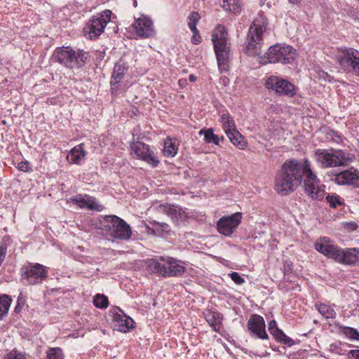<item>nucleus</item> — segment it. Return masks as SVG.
Returning <instances> with one entry per match:
<instances>
[{"mask_svg":"<svg viewBox=\"0 0 359 359\" xmlns=\"http://www.w3.org/2000/svg\"><path fill=\"white\" fill-rule=\"evenodd\" d=\"M303 180L304 191L309 197L318 201L323 198L324 186L320 184V180L311 170L308 159L299 161L293 160V187L299 186Z\"/></svg>","mask_w":359,"mask_h":359,"instance_id":"1","label":"nucleus"},{"mask_svg":"<svg viewBox=\"0 0 359 359\" xmlns=\"http://www.w3.org/2000/svg\"><path fill=\"white\" fill-rule=\"evenodd\" d=\"M54 62L69 69L83 67L90 58V53L82 49L74 50L70 46L57 48L52 55Z\"/></svg>","mask_w":359,"mask_h":359,"instance_id":"2","label":"nucleus"},{"mask_svg":"<svg viewBox=\"0 0 359 359\" xmlns=\"http://www.w3.org/2000/svg\"><path fill=\"white\" fill-rule=\"evenodd\" d=\"M100 229L113 242L127 241L132 236L130 225L116 215H105L100 222Z\"/></svg>","mask_w":359,"mask_h":359,"instance_id":"3","label":"nucleus"},{"mask_svg":"<svg viewBox=\"0 0 359 359\" xmlns=\"http://www.w3.org/2000/svg\"><path fill=\"white\" fill-rule=\"evenodd\" d=\"M314 159L323 168H329L347 165L353 160V155L341 149H323L316 150Z\"/></svg>","mask_w":359,"mask_h":359,"instance_id":"4","label":"nucleus"},{"mask_svg":"<svg viewBox=\"0 0 359 359\" xmlns=\"http://www.w3.org/2000/svg\"><path fill=\"white\" fill-rule=\"evenodd\" d=\"M112 12L104 10L92 16L83 28L84 36L90 40L97 39L103 32L107 25L111 21Z\"/></svg>","mask_w":359,"mask_h":359,"instance_id":"5","label":"nucleus"},{"mask_svg":"<svg viewBox=\"0 0 359 359\" xmlns=\"http://www.w3.org/2000/svg\"><path fill=\"white\" fill-rule=\"evenodd\" d=\"M291 53L292 46L276 43L271 46L264 56L260 57V62L262 65L278 62L288 64L290 62Z\"/></svg>","mask_w":359,"mask_h":359,"instance_id":"6","label":"nucleus"},{"mask_svg":"<svg viewBox=\"0 0 359 359\" xmlns=\"http://www.w3.org/2000/svg\"><path fill=\"white\" fill-rule=\"evenodd\" d=\"M337 62L344 72L359 76V52L353 48L340 51L337 55Z\"/></svg>","mask_w":359,"mask_h":359,"instance_id":"7","label":"nucleus"},{"mask_svg":"<svg viewBox=\"0 0 359 359\" xmlns=\"http://www.w3.org/2000/svg\"><path fill=\"white\" fill-rule=\"evenodd\" d=\"M292 160H287L282 165L278 174L274 189L281 196H286L292 189Z\"/></svg>","mask_w":359,"mask_h":359,"instance_id":"8","label":"nucleus"},{"mask_svg":"<svg viewBox=\"0 0 359 359\" xmlns=\"http://www.w3.org/2000/svg\"><path fill=\"white\" fill-rule=\"evenodd\" d=\"M264 27L254 22L250 27L246 39V53L248 55H259L261 51Z\"/></svg>","mask_w":359,"mask_h":359,"instance_id":"9","label":"nucleus"},{"mask_svg":"<svg viewBox=\"0 0 359 359\" xmlns=\"http://www.w3.org/2000/svg\"><path fill=\"white\" fill-rule=\"evenodd\" d=\"M46 267L40 264H29L22 269V278L29 284L35 285L41 283L47 277Z\"/></svg>","mask_w":359,"mask_h":359,"instance_id":"10","label":"nucleus"},{"mask_svg":"<svg viewBox=\"0 0 359 359\" xmlns=\"http://www.w3.org/2000/svg\"><path fill=\"white\" fill-rule=\"evenodd\" d=\"M131 149L135 154L137 158L142 159L155 168L159 164L158 157L154 154V151L150 149L148 144L142 142H133L130 144Z\"/></svg>","mask_w":359,"mask_h":359,"instance_id":"11","label":"nucleus"},{"mask_svg":"<svg viewBox=\"0 0 359 359\" xmlns=\"http://www.w3.org/2000/svg\"><path fill=\"white\" fill-rule=\"evenodd\" d=\"M241 222V213L236 212L230 216H223L217 224L218 231L226 236H230Z\"/></svg>","mask_w":359,"mask_h":359,"instance_id":"12","label":"nucleus"},{"mask_svg":"<svg viewBox=\"0 0 359 359\" xmlns=\"http://www.w3.org/2000/svg\"><path fill=\"white\" fill-rule=\"evenodd\" d=\"M292 83L276 76H270L265 82V87L278 95H287L291 92Z\"/></svg>","mask_w":359,"mask_h":359,"instance_id":"13","label":"nucleus"},{"mask_svg":"<svg viewBox=\"0 0 359 359\" xmlns=\"http://www.w3.org/2000/svg\"><path fill=\"white\" fill-rule=\"evenodd\" d=\"M112 324L114 330L121 332H128L134 327L135 322L123 311L117 307L113 316Z\"/></svg>","mask_w":359,"mask_h":359,"instance_id":"14","label":"nucleus"},{"mask_svg":"<svg viewBox=\"0 0 359 359\" xmlns=\"http://www.w3.org/2000/svg\"><path fill=\"white\" fill-rule=\"evenodd\" d=\"M129 66L123 59L118 60L114 67L113 73L110 81L111 93H116L119 88V83L124 79L128 71Z\"/></svg>","mask_w":359,"mask_h":359,"instance_id":"15","label":"nucleus"},{"mask_svg":"<svg viewBox=\"0 0 359 359\" xmlns=\"http://www.w3.org/2000/svg\"><path fill=\"white\" fill-rule=\"evenodd\" d=\"M265 327L263 317L257 314L252 315L248 322V329L250 334L262 339H268Z\"/></svg>","mask_w":359,"mask_h":359,"instance_id":"16","label":"nucleus"},{"mask_svg":"<svg viewBox=\"0 0 359 359\" xmlns=\"http://www.w3.org/2000/svg\"><path fill=\"white\" fill-rule=\"evenodd\" d=\"M136 34L141 38H149L154 34L152 20L147 17L137 18L133 24Z\"/></svg>","mask_w":359,"mask_h":359,"instance_id":"17","label":"nucleus"},{"mask_svg":"<svg viewBox=\"0 0 359 359\" xmlns=\"http://www.w3.org/2000/svg\"><path fill=\"white\" fill-rule=\"evenodd\" d=\"M315 249L333 259H335L337 252H339V247L334 245V242L327 237L318 239L315 243Z\"/></svg>","mask_w":359,"mask_h":359,"instance_id":"18","label":"nucleus"},{"mask_svg":"<svg viewBox=\"0 0 359 359\" xmlns=\"http://www.w3.org/2000/svg\"><path fill=\"white\" fill-rule=\"evenodd\" d=\"M334 260L346 265H355L359 262V248L342 250L339 248V252H337Z\"/></svg>","mask_w":359,"mask_h":359,"instance_id":"19","label":"nucleus"},{"mask_svg":"<svg viewBox=\"0 0 359 359\" xmlns=\"http://www.w3.org/2000/svg\"><path fill=\"white\" fill-rule=\"evenodd\" d=\"M334 181L338 184H352L359 186V170L351 168L335 175Z\"/></svg>","mask_w":359,"mask_h":359,"instance_id":"20","label":"nucleus"},{"mask_svg":"<svg viewBox=\"0 0 359 359\" xmlns=\"http://www.w3.org/2000/svg\"><path fill=\"white\" fill-rule=\"evenodd\" d=\"M227 33L223 26H218L212 34L215 50L230 48L227 44Z\"/></svg>","mask_w":359,"mask_h":359,"instance_id":"21","label":"nucleus"},{"mask_svg":"<svg viewBox=\"0 0 359 359\" xmlns=\"http://www.w3.org/2000/svg\"><path fill=\"white\" fill-rule=\"evenodd\" d=\"M161 259L167 264L168 277L181 276L185 272V268L180 264V261L172 257H161Z\"/></svg>","mask_w":359,"mask_h":359,"instance_id":"22","label":"nucleus"},{"mask_svg":"<svg viewBox=\"0 0 359 359\" xmlns=\"http://www.w3.org/2000/svg\"><path fill=\"white\" fill-rule=\"evenodd\" d=\"M146 228L149 233L158 236L168 234L170 231V227L167 223L158 222L156 220H149Z\"/></svg>","mask_w":359,"mask_h":359,"instance_id":"23","label":"nucleus"},{"mask_svg":"<svg viewBox=\"0 0 359 359\" xmlns=\"http://www.w3.org/2000/svg\"><path fill=\"white\" fill-rule=\"evenodd\" d=\"M203 315L205 319L212 330L215 332H219L223 320V315L218 311H211L210 309L204 311Z\"/></svg>","mask_w":359,"mask_h":359,"instance_id":"24","label":"nucleus"},{"mask_svg":"<svg viewBox=\"0 0 359 359\" xmlns=\"http://www.w3.org/2000/svg\"><path fill=\"white\" fill-rule=\"evenodd\" d=\"M268 329L270 334H272L277 341L287 344L289 347L292 346V339L287 337L285 334L278 327L276 320H273L269 322Z\"/></svg>","mask_w":359,"mask_h":359,"instance_id":"25","label":"nucleus"},{"mask_svg":"<svg viewBox=\"0 0 359 359\" xmlns=\"http://www.w3.org/2000/svg\"><path fill=\"white\" fill-rule=\"evenodd\" d=\"M161 211L175 221L183 220L186 218L185 212L179 207L166 204L161 206Z\"/></svg>","mask_w":359,"mask_h":359,"instance_id":"26","label":"nucleus"},{"mask_svg":"<svg viewBox=\"0 0 359 359\" xmlns=\"http://www.w3.org/2000/svg\"><path fill=\"white\" fill-rule=\"evenodd\" d=\"M217 65L221 72H226L229 69V57L230 48L215 50Z\"/></svg>","mask_w":359,"mask_h":359,"instance_id":"27","label":"nucleus"},{"mask_svg":"<svg viewBox=\"0 0 359 359\" xmlns=\"http://www.w3.org/2000/svg\"><path fill=\"white\" fill-rule=\"evenodd\" d=\"M85 156L86 152L83 150L82 145L79 144L72 149L71 151L67 155V160L70 163L80 164Z\"/></svg>","mask_w":359,"mask_h":359,"instance_id":"28","label":"nucleus"},{"mask_svg":"<svg viewBox=\"0 0 359 359\" xmlns=\"http://www.w3.org/2000/svg\"><path fill=\"white\" fill-rule=\"evenodd\" d=\"M230 142L240 149H243L246 145L243 135L236 128L226 133Z\"/></svg>","mask_w":359,"mask_h":359,"instance_id":"29","label":"nucleus"},{"mask_svg":"<svg viewBox=\"0 0 359 359\" xmlns=\"http://www.w3.org/2000/svg\"><path fill=\"white\" fill-rule=\"evenodd\" d=\"M222 7L226 11L236 15L240 13L241 10L239 0H223Z\"/></svg>","mask_w":359,"mask_h":359,"instance_id":"30","label":"nucleus"},{"mask_svg":"<svg viewBox=\"0 0 359 359\" xmlns=\"http://www.w3.org/2000/svg\"><path fill=\"white\" fill-rule=\"evenodd\" d=\"M220 121L225 133L236 128L235 121L228 111L224 112L221 115Z\"/></svg>","mask_w":359,"mask_h":359,"instance_id":"31","label":"nucleus"},{"mask_svg":"<svg viewBox=\"0 0 359 359\" xmlns=\"http://www.w3.org/2000/svg\"><path fill=\"white\" fill-rule=\"evenodd\" d=\"M11 303V299L8 295H0V320L3 319L8 314Z\"/></svg>","mask_w":359,"mask_h":359,"instance_id":"32","label":"nucleus"},{"mask_svg":"<svg viewBox=\"0 0 359 359\" xmlns=\"http://www.w3.org/2000/svg\"><path fill=\"white\" fill-rule=\"evenodd\" d=\"M178 148L170 137L164 142L163 154L167 157H173L177 154Z\"/></svg>","mask_w":359,"mask_h":359,"instance_id":"33","label":"nucleus"},{"mask_svg":"<svg viewBox=\"0 0 359 359\" xmlns=\"http://www.w3.org/2000/svg\"><path fill=\"white\" fill-rule=\"evenodd\" d=\"M316 307L320 313L325 318L333 319L336 316V312L334 310L325 304H316Z\"/></svg>","mask_w":359,"mask_h":359,"instance_id":"34","label":"nucleus"},{"mask_svg":"<svg viewBox=\"0 0 359 359\" xmlns=\"http://www.w3.org/2000/svg\"><path fill=\"white\" fill-rule=\"evenodd\" d=\"M199 134L204 135V140L205 142L213 143L215 145H219V138L217 135L214 134L212 128H209L207 130L202 129L199 131Z\"/></svg>","mask_w":359,"mask_h":359,"instance_id":"35","label":"nucleus"},{"mask_svg":"<svg viewBox=\"0 0 359 359\" xmlns=\"http://www.w3.org/2000/svg\"><path fill=\"white\" fill-rule=\"evenodd\" d=\"M85 208L92 210L102 211L104 208V206L99 203L95 197L87 195Z\"/></svg>","mask_w":359,"mask_h":359,"instance_id":"36","label":"nucleus"},{"mask_svg":"<svg viewBox=\"0 0 359 359\" xmlns=\"http://www.w3.org/2000/svg\"><path fill=\"white\" fill-rule=\"evenodd\" d=\"M325 139L328 142H334L337 144H339L342 142V138L340 134L338 132L334 131L332 129L327 128L325 130Z\"/></svg>","mask_w":359,"mask_h":359,"instance_id":"37","label":"nucleus"},{"mask_svg":"<svg viewBox=\"0 0 359 359\" xmlns=\"http://www.w3.org/2000/svg\"><path fill=\"white\" fill-rule=\"evenodd\" d=\"M340 329L341 332H342L349 339L359 341V332L357 330L351 327L345 326H340Z\"/></svg>","mask_w":359,"mask_h":359,"instance_id":"38","label":"nucleus"},{"mask_svg":"<svg viewBox=\"0 0 359 359\" xmlns=\"http://www.w3.org/2000/svg\"><path fill=\"white\" fill-rule=\"evenodd\" d=\"M46 359H64L62 348L60 347L48 348L46 351Z\"/></svg>","mask_w":359,"mask_h":359,"instance_id":"39","label":"nucleus"},{"mask_svg":"<svg viewBox=\"0 0 359 359\" xmlns=\"http://www.w3.org/2000/svg\"><path fill=\"white\" fill-rule=\"evenodd\" d=\"M93 304L97 308L104 309L108 306L109 302L104 294H97L94 297Z\"/></svg>","mask_w":359,"mask_h":359,"instance_id":"40","label":"nucleus"},{"mask_svg":"<svg viewBox=\"0 0 359 359\" xmlns=\"http://www.w3.org/2000/svg\"><path fill=\"white\" fill-rule=\"evenodd\" d=\"M161 257H161L158 259V264H157V271L156 272V274H157L158 276H160L168 277L167 276V273H168L167 264L165 262H163L161 259Z\"/></svg>","mask_w":359,"mask_h":359,"instance_id":"41","label":"nucleus"},{"mask_svg":"<svg viewBox=\"0 0 359 359\" xmlns=\"http://www.w3.org/2000/svg\"><path fill=\"white\" fill-rule=\"evenodd\" d=\"M326 200L330 203V207L333 208H337L338 205H341L343 203L340 200V197L337 194L327 195Z\"/></svg>","mask_w":359,"mask_h":359,"instance_id":"42","label":"nucleus"},{"mask_svg":"<svg viewBox=\"0 0 359 359\" xmlns=\"http://www.w3.org/2000/svg\"><path fill=\"white\" fill-rule=\"evenodd\" d=\"M87 195L77 194L70 198V201L74 204L78 205L81 208H85L86 199Z\"/></svg>","mask_w":359,"mask_h":359,"instance_id":"43","label":"nucleus"},{"mask_svg":"<svg viewBox=\"0 0 359 359\" xmlns=\"http://www.w3.org/2000/svg\"><path fill=\"white\" fill-rule=\"evenodd\" d=\"M8 243L7 240L4 239L0 243V266L4 262L7 254Z\"/></svg>","mask_w":359,"mask_h":359,"instance_id":"44","label":"nucleus"},{"mask_svg":"<svg viewBox=\"0 0 359 359\" xmlns=\"http://www.w3.org/2000/svg\"><path fill=\"white\" fill-rule=\"evenodd\" d=\"M345 346H349V345L342 344L341 342H338V343L332 344L330 346L331 349L333 351H334L336 353L339 354V355L345 354V352L346 351V350L343 348V347H345Z\"/></svg>","mask_w":359,"mask_h":359,"instance_id":"45","label":"nucleus"},{"mask_svg":"<svg viewBox=\"0 0 359 359\" xmlns=\"http://www.w3.org/2000/svg\"><path fill=\"white\" fill-rule=\"evenodd\" d=\"M158 259H149L147 261V269L149 272L156 274Z\"/></svg>","mask_w":359,"mask_h":359,"instance_id":"46","label":"nucleus"},{"mask_svg":"<svg viewBox=\"0 0 359 359\" xmlns=\"http://www.w3.org/2000/svg\"><path fill=\"white\" fill-rule=\"evenodd\" d=\"M229 276L236 285H241L245 283V278L242 277L238 272L232 271L231 273H229Z\"/></svg>","mask_w":359,"mask_h":359,"instance_id":"47","label":"nucleus"},{"mask_svg":"<svg viewBox=\"0 0 359 359\" xmlns=\"http://www.w3.org/2000/svg\"><path fill=\"white\" fill-rule=\"evenodd\" d=\"M201 16L198 12L193 11L188 17V25H196Z\"/></svg>","mask_w":359,"mask_h":359,"instance_id":"48","label":"nucleus"},{"mask_svg":"<svg viewBox=\"0 0 359 359\" xmlns=\"http://www.w3.org/2000/svg\"><path fill=\"white\" fill-rule=\"evenodd\" d=\"M18 168L22 172H29L32 171V166L27 161H21L18 164Z\"/></svg>","mask_w":359,"mask_h":359,"instance_id":"49","label":"nucleus"},{"mask_svg":"<svg viewBox=\"0 0 359 359\" xmlns=\"http://www.w3.org/2000/svg\"><path fill=\"white\" fill-rule=\"evenodd\" d=\"M25 304V299L23 297L22 293H20L18 299H17V305L15 307V312L20 313L22 310V307Z\"/></svg>","mask_w":359,"mask_h":359,"instance_id":"50","label":"nucleus"},{"mask_svg":"<svg viewBox=\"0 0 359 359\" xmlns=\"http://www.w3.org/2000/svg\"><path fill=\"white\" fill-rule=\"evenodd\" d=\"M4 359H26V358L21 353L11 351L5 356Z\"/></svg>","mask_w":359,"mask_h":359,"instance_id":"51","label":"nucleus"},{"mask_svg":"<svg viewBox=\"0 0 359 359\" xmlns=\"http://www.w3.org/2000/svg\"><path fill=\"white\" fill-rule=\"evenodd\" d=\"M318 76H319V79H322L323 81H328V82L332 81V76L324 71H320L318 72Z\"/></svg>","mask_w":359,"mask_h":359,"instance_id":"52","label":"nucleus"},{"mask_svg":"<svg viewBox=\"0 0 359 359\" xmlns=\"http://www.w3.org/2000/svg\"><path fill=\"white\" fill-rule=\"evenodd\" d=\"M285 345L286 344H284V345L279 346L278 351L282 354L286 355L287 357L289 358L292 353L291 352L287 353V348Z\"/></svg>","mask_w":359,"mask_h":359,"instance_id":"53","label":"nucleus"},{"mask_svg":"<svg viewBox=\"0 0 359 359\" xmlns=\"http://www.w3.org/2000/svg\"><path fill=\"white\" fill-rule=\"evenodd\" d=\"M201 41V37L200 36V34H194L191 37V42L194 43V44H198Z\"/></svg>","mask_w":359,"mask_h":359,"instance_id":"54","label":"nucleus"},{"mask_svg":"<svg viewBox=\"0 0 359 359\" xmlns=\"http://www.w3.org/2000/svg\"><path fill=\"white\" fill-rule=\"evenodd\" d=\"M348 355L355 359H359V349L350 350L348 351Z\"/></svg>","mask_w":359,"mask_h":359,"instance_id":"55","label":"nucleus"},{"mask_svg":"<svg viewBox=\"0 0 359 359\" xmlns=\"http://www.w3.org/2000/svg\"><path fill=\"white\" fill-rule=\"evenodd\" d=\"M188 27L190 29V30L193 32V35L199 34L196 25H188Z\"/></svg>","mask_w":359,"mask_h":359,"instance_id":"56","label":"nucleus"},{"mask_svg":"<svg viewBox=\"0 0 359 359\" xmlns=\"http://www.w3.org/2000/svg\"><path fill=\"white\" fill-rule=\"evenodd\" d=\"M196 79H197V77L194 74H190L189 76V80L191 83L195 82L196 81Z\"/></svg>","mask_w":359,"mask_h":359,"instance_id":"57","label":"nucleus"},{"mask_svg":"<svg viewBox=\"0 0 359 359\" xmlns=\"http://www.w3.org/2000/svg\"><path fill=\"white\" fill-rule=\"evenodd\" d=\"M178 83L180 86H182L183 85L186 84L187 80L186 79H180Z\"/></svg>","mask_w":359,"mask_h":359,"instance_id":"58","label":"nucleus"},{"mask_svg":"<svg viewBox=\"0 0 359 359\" xmlns=\"http://www.w3.org/2000/svg\"><path fill=\"white\" fill-rule=\"evenodd\" d=\"M221 79L223 81L224 85H226V81H229V79L226 76L222 77Z\"/></svg>","mask_w":359,"mask_h":359,"instance_id":"59","label":"nucleus"},{"mask_svg":"<svg viewBox=\"0 0 359 359\" xmlns=\"http://www.w3.org/2000/svg\"><path fill=\"white\" fill-rule=\"evenodd\" d=\"M301 0H293V4H297Z\"/></svg>","mask_w":359,"mask_h":359,"instance_id":"60","label":"nucleus"},{"mask_svg":"<svg viewBox=\"0 0 359 359\" xmlns=\"http://www.w3.org/2000/svg\"><path fill=\"white\" fill-rule=\"evenodd\" d=\"M284 276H286V267H285V273Z\"/></svg>","mask_w":359,"mask_h":359,"instance_id":"61","label":"nucleus"},{"mask_svg":"<svg viewBox=\"0 0 359 359\" xmlns=\"http://www.w3.org/2000/svg\"><path fill=\"white\" fill-rule=\"evenodd\" d=\"M292 90H293V95H294L295 93V92H294V86H293Z\"/></svg>","mask_w":359,"mask_h":359,"instance_id":"62","label":"nucleus"},{"mask_svg":"<svg viewBox=\"0 0 359 359\" xmlns=\"http://www.w3.org/2000/svg\"><path fill=\"white\" fill-rule=\"evenodd\" d=\"M290 3H292V0H288Z\"/></svg>","mask_w":359,"mask_h":359,"instance_id":"63","label":"nucleus"}]
</instances>
